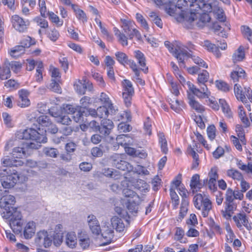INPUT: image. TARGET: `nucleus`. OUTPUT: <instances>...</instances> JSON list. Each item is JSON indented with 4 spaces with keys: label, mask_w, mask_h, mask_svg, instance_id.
<instances>
[{
    "label": "nucleus",
    "mask_w": 252,
    "mask_h": 252,
    "mask_svg": "<svg viewBox=\"0 0 252 252\" xmlns=\"http://www.w3.org/2000/svg\"><path fill=\"white\" fill-rule=\"evenodd\" d=\"M197 11L191 10L190 12H183L178 17L177 20L183 23V26L187 29H193L195 26L198 28H203L207 23L210 21V17L208 14L204 13L198 18L199 15Z\"/></svg>",
    "instance_id": "f257e3e1"
},
{
    "label": "nucleus",
    "mask_w": 252,
    "mask_h": 252,
    "mask_svg": "<svg viewBox=\"0 0 252 252\" xmlns=\"http://www.w3.org/2000/svg\"><path fill=\"white\" fill-rule=\"evenodd\" d=\"M16 137L19 139H30L34 141L35 142L27 143L28 147L30 149H37L40 147L39 144L46 143L47 141L46 135L43 132L40 133L35 129L34 127L18 131L16 133Z\"/></svg>",
    "instance_id": "f03ea898"
},
{
    "label": "nucleus",
    "mask_w": 252,
    "mask_h": 252,
    "mask_svg": "<svg viewBox=\"0 0 252 252\" xmlns=\"http://www.w3.org/2000/svg\"><path fill=\"white\" fill-rule=\"evenodd\" d=\"M209 77V73L205 70L198 74V84L199 88H197L193 84L189 85V89L194 95H195L199 98H208L211 93L208 91L205 83L208 80Z\"/></svg>",
    "instance_id": "7ed1b4c3"
},
{
    "label": "nucleus",
    "mask_w": 252,
    "mask_h": 252,
    "mask_svg": "<svg viewBox=\"0 0 252 252\" xmlns=\"http://www.w3.org/2000/svg\"><path fill=\"white\" fill-rule=\"evenodd\" d=\"M16 169L2 168L0 169V180L1 185L5 189L13 187L19 179Z\"/></svg>",
    "instance_id": "20e7f679"
},
{
    "label": "nucleus",
    "mask_w": 252,
    "mask_h": 252,
    "mask_svg": "<svg viewBox=\"0 0 252 252\" xmlns=\"http://www.w3.org/2000/svg\"><path fill=\"white\" fill-rule=\"evenodd\" d=\"M11 22L13 28L20 33L27 32L30 25L29 20L25 19L18 15L12 16Z\"/></svg>",
    "instance_id": "39448f33"
},
{
    "label": "nucleus",
    "mask_w": 252,
    "mask_h": 252,
    "mask_svg": "<svg viewBox=\"0 0 252 252\" xmlns=\"http://www.w3.org/2000/svg\"><path fill=\"white\" fill-rule=\"evenodd\" d=\"M90 126L94 128L95 130H98L100 133L104 136L108 135L114 126L113 122L111 120L107 119L102 120L100 126H99L95 121L91 122Z\"/></svg>",
    "instance_id": "423d86ee"
},
{
    "label": "nucleus",
    "mask_w": 252,
    "mask_h": 252,
    "mask_svg": "<svg viewBox=\"0 0 252 252\" xmlns=\"http://www.w3.org/2000/svg\"><path fill=\"white\" fill-rule=\"evenodd\" d=\"M35 242L39 246L49 248L53 242V237L47 231H40L37 232L35 238Z\"/></svg>",
    "instance_id": "0eeeda50"
},
{
    "label": "nucleus",
    "mask_w": 252,
    "mask_h": 252,
    "mask_svg": "<svg viewBox=\"0 0 252 252\" xmlns=\"http://www.w3.org/2000/svg\"><path fill=\"white\" fill-rule=\"evenodd\" d=\"M34 120H35L36 123H33V125L35 128L37 129V130L39 132L41 130L40 126L43 127L45 129L48 125H51V121L48 116L40 115L37 117L35 112L31 114V118H30V121L33 122Z\"/></svg>",
    "instance_id": "6e6552de"
},
{
    "label": "nucleus",
    "mask_w": 252,
    "mask_h": 252,
    "mask_svg": "<svg viewBox=\"0 0 252 252\" xmlns=\"http://www.w3.org/2000/svg\"><path fill=\"white\" fill-rule=\"evenodd\" d=\"M112 163L117 168L123 171H131L133 170L132 166L128 162L123 160L121 156L114 154L111 156Z\"/></svg>",
    "instance_id": "1a4fd4ad"
},
{
    "label": "nucleus",
    "mask_w": 252,
    "mask_h": 252,
    "mask_svg": "<svg viewBox=\"0 0 252 252\" xmlns=\"http://www.w3.org/2000/svg\"><path fill=\"white\" fill-rule=\"evenodd\" d=\"M102 225L101 230V236L104 242L102 245L105 246L110 244L114 238V231L113 228L111 227L110 224L108 222H105Z\"/></svg>",
    "instance_id": "9d476101"
},
{
    "label": "nucleus",
    "mask_w": 252,
    "mask_h": 252,
    "mask_svg": "<svg viewBox=\"0 0 252 252\" xmlns=\"http://www.w3.org/2000/svg\"><path fill=\"white\" fill-rule=\"evenodd\" d=\"M237 227L241 230L243 228V226L246 227L247 229L250 230L252 228V226L249 223V218L244 212L238 213L233 217Z\"/></svg>",
    "instance_id": "9b49d317"
},
{
    "label": "nucleus",
    "mask_w": 252,
    "mask_h": 252,
    "mask_svg": "<svg viewBox=\"0 0 252 252\" xmlns=\"http://www.w3.org/2000/svg\"><path fill=\"white\" fill-rule=\"evenodd\" d=\"M208 0H192L190 2V7L191 10L197 11L202 9L204 12H210L212 10V5L208 3Z\"/></svg>",
    "instance_id": "f8f14e48"
},
{
    "label": "nucleus",
    "mask_w": 252,
    "mask_h": 252,
    "mask_svg": "<svg viewBox=\"0 0 252 252\" xmlns=\"http://www.w3.org/2000/svg\"><path fill=\"white\" fill-rule=\"evenodd\" d=\"M191 1H192V0H188V1L186 0H178L175 4V10L174 9V8L169 7L168 12L170 15L176 16V19H177V17L183 12H189V11H184L181 9L184 6H188L189 5L190 6V2ZM190 12V11L189 12Z\"/></svg>",
    "instance_id": "ddd939ff"
},
{
    "label": "nucleus",
    "mask_w": 252,
    "mask_h": 252,
    "mask_svg": "<svg viewBox=\"0 0 252 252\" xmlns=\"http://www.w3.org/2000/svg\"><path fill=\"white\" fill-rule=\"evenodd\" d=\"M15 203V198L14 196L10 194L3 195L0 200V207L5 212L11 209L14 210L13 206Z\"/></svg>",
    "instance_id": "4468645a"
},
{
    "label": "nucleus",
    "mask_w": 252,
    "mask_h": 252,
    "mask_svg": "<svg viewBox=\"0 0 252 252\" xmlns=\"http://www.w3.org/2000/svg\"><path fill=\"white\" fill-rule=\"evenodd\" d=\"M12 157L10 158L8 156H4L1 159V164L4 168H10L12 169H16L19 166H22L23 162L21 160L13 159Z\"/></svg>",
    "instance_id": "2eb2a0df"
},
{
    "label": "nucleus",
    "mask_w": 252,
    "mask_h": 252,
    "mask_svg": "<svg viewBox=\"0 0 252 252\" xmlns=\"http://www.w3.org/2000/svg\"><path fill=\"white\" fill-rule=\"evenodd\" d=\"M87 222L92 232L96 235L101 232L99 221L96 217L94 215H90L88 217Z\"/></svg>",
    "instance_id": "dca6fc26"
},
{
    "label": "nucleus",
    "mask_w": 252,
    "mask_h": 252,
    "mask_svg": "<svg viewBox=\"0 0 252 252\" xmlns=\"http://www.w3.org/2000/svg\"><path fill=\"white\" fill-rule=\"evenodd\" d=\"M29 92L25 89H21L18 91L19 98L17 100V105L21 108L28 107L30 104V100L28 98Z\"/></svg>",
    "instance_id": "f3484780"
},
{
    "label": "nucleus",
    "mask_w": 252,
    "mask_h": 252,
    "mask_svg": "<svg viewBox=\"0 0 252 252\" xmlns=\"http://www.w3.org/2000/svg\"><path fill=\"white\" fill-rule=\"evenodd\" d=\"M173 55L178 60L179 65L181 66L185 67V61L190 58V53L183 48L182 49L180 48L175 49Z\"/></svg>",
    "instance_id": "a211bd4d"
},
{
    "label": "nucleus",
    "mask_w": 252,
    "mask_h": 252,
    "mask_svg": "<svg viewBox=\"0 0 252 252\" xmlns=\"http://www.w3.org/2000/svg\"><path fill=\"white\" fill-rule=\"evenodd\" d=\"M26 43L21 42L20 45H17L10 50L9 54L11 56L14 58H17L25 52V49L29 47L31 44L28 40L26 41Z\"/></svg>",
    "instance_id": "6ab92c4d"
},
{
    "label": "nucleus",
    "mask_w": 252,
    "mask_h": 252,
    "mask_svg": "<svg viewBox=\"0 0 252 252\" xmlns=\"http://www.w3.org/2000/svg\"><path fill=\"white\" fill-rule=\"evenodd\" d=\"M225 209L221 211L222 216L227 220L230 219L237 209V204L234 202H224Z\"/></svg>",
    "instance_id": "aec40b11"
},
{
    "label": "nucleus",
    "mask_w": 252,
    "mask_h": 252,
    "mask_svg": "<svg viewBox=\"0 0 252 252\" xmlns=\"http://www.w3.org/2000/svg\"><path fill=\"white\" fill-rule=\"evenodd\" d=\"M1 216L4 219H8L12 220H22V215L21 213L17 210H12V209L6 212L1 211Z\"/></svg>",
    "instance_id": "412c9836"
},
{
    "label": "nucleus",
    "mask_w": 252,
    "mask_h": 252,
    "mask_svg": "<svg viewBox=\"0 0 252 252\" xmlns=\"http://www.w3.org/2000/svg\"><path fill=\"white\" fill-rule=\"evenodd\" d=\"M134 56L138 61L139 65L141 66L140 69L145 73L148 72V67L146 66V59L143 53L139 50L134 51Z\"/></svg>",
    "instance_id": "4be33fe9"
},
{
    "label": "nucleus",
    "mask_w": 252,
    "mask_h": 252,
    "mask_svg": "<svg viewBox=\"0 0 252 252\" xmlns=\"http://www.w3.org/2000/svg\"><path fill=\"white\" fill-rule=\"evenodd\" d=\"M111 227L113 230L115 229L118 232H122L124 230L125 226L123 220L117 216H114L111 219Z\"/></svg>",
    "instance_id": "5701e85b"
},
{
    "label": "nucleus",
    "mask_w": 252,
    "mask_h": 252,
    "mask_svg": "<svg viewBox=\"0 0 252 252\" xmlns=\"http://www.w3.org/2000/svg\"><path fill=\"white\" fill-rule=\"evenodd\" d=\"M35 232V224L33 221L28 222L25 226L23 232L25 238L31 239L34 234Z\"/></svg>",
    "instance_id": "b1692460"
},
{
    "label": "nucleus",
    "mask_w": 252,
    "mask_h": 252,
    "mask_svg": "<svg viewBox=\"0 0 252 252\" xmlns=\"http://www.w3.org/2000/svg\"><path fill=\"white\" fill-rule=\"evenodd\" d=\"M71 7L75 13L76 18L80 22L84 24L87 22V16L83 10L80 9L78 6L75 4H71Z\"/></svg>",
    "instance_id": "393cba45"
},
{
    "label": "nucleus",
    "mask_w": 252,
    "mask_h": 252,
    "mask_svg": "<svg viewBox=\"0 0 252 252\" xmlns=\"http://www.w3.org/2000/svg\"><path fill=\"white\" fill-rule=\"evenodd\" d=\"M189 104L190 107L196 110L198 113L203 112L205 109L203 106L201 105L198 102L194 99V97L192 94L188 95Z\"/></svg>",
    "instance_id": "a878e982"
},
{
    "label": "nucleus",
    "mask_w": 252,
    "mask_h": 252,
    "mask_svg": "<svg viewBox=\"0 0 252 252\" xmlns=\"http://www.w3.org/2000/svg\"><path fill=\"white\" fill-rule=\"evenodd\" d=\"M245 58V53L244 51V47L243 46H240L235 51L232 56L233 62L235 63H236L242 61Z\"/></svg>",
    "instance_id": "bb28decb"
},
{
    "label": "nucleus",
    "mask_w": 252,
    "mask_h": 252,
    "mask_svg": "<svg viewBox=\"0 0 252 252\" xmlns=\"http://www.w3.org/2000/svg\"><path fill=\"white\" fill-rule=\"evenodd\" d=\"M189 205V200L186 198L182 200V203L180 207V210L178 217L177 218L178 221H181L186 216L188 210Z\"/></svg>",
    "instance_id": "cd10ccee"
},
{
    "label": "nucleus",
    "mask_w": 252,
    "mask_h": 252,
    "mask_svg": "<svg viewBox=\"0 0 252 252\" xmlns=\"http://www.w3.org/2000/svg\"><path fill=\"white\" fill-rule=\"evenodd\" d=\"M140 203V200L138 199H129L128 200L126 206L129 212L132 214H136L138 211V206Z\"/></svg>",
    "instance_id": "c85d7f7f"
},
{
    "label": "nucleus",
    "mask_w": 252,
    "mask_h": 252,
    "mask_svg": "<svg viewBox=\"0 0 252 252\" xmlns=\"http://www.w3.org/2000/svg\"><path fill=\"white\" fill-rule=\"evenodd\" d=\"M99 100L104 104V105L108 107L111 113H115L116 110L114 109L113 104L112 103L109 96L106 94L101 93L100 95Z\"/></svg>",
    "instance_id": "c756f323"
},
{
    "label": "nucleus",
    "mask_w": 252,
    "mask_h": 252,
    "mask_svg": "<svg viewBox=\"0 0 252 252\" xmlns=\"http://www.w3.org/2000/svg\"><path fill=\"white\" fill-rule=\"evenodd\" d=\"M113 31L115 36L118 38V41L123 46H127L128 45V37L116 27L113 28Z\"/></svg>",
    "instance_id": "7c9ffc66"
},
{
    "label": "nucleus",
    "mask_w": 252,
    "mask_h": 252,
    "mask_svg": "<svg viewBox=\"0 0 252 252\" xmlns=\"http://www.w3.org/2000/svg\"><path fill=\"white\" fill-rule=\"evenodd\" d=\"M123 94H134V90L132 83L128 80L125 79L122 82Z\"/></svg>",
    "instance_id": "2f4dec72"
},
{
    "label": "nucleus",
    "mask_w": 252,
    "mask_h": 252,
    "mask_svg": "<svg viewBox=\"0 0 252 252\" xmlns=\"http://www.w3.org/2000/svg\"><path fill=\"white\" fill-rule=\"evenodd\" d=\"M212 208V205L211 201L208 198L205 197L201 207L202 215L203 217L204 218L207 217Z\"/></svg>",
    "instance_id": "473e14b6"
},
{
    "label": "nucleus",
    "mask_w": 252,
    "mask_h": 252,
    "mask_svg": "<svg viewBox=\"0 0 252 252\" xmlns=\"http://www.w3.org/2000/svg\"><path fill=\"white\" fill-rule=\"evenodd\" d=\"M9 224L13 232L16 234H20L22 230V220H10Z\"/></svg>",
    "instance_id": "72a5a7b5"
},
{
    "label": "nucleus",
    "mask_w": 252,
    "mask_h": 252,
    "mask_svg": "<svg viewBox=\"0 0 252 252\" xmlns=\"http://www.w3.org/2000/svg\"><path fill=\"white\" fill-rule=\"evenodd\" d=\"M190 187L193 192L197 191V189H199L202 188V185L199 182V175L198 174L193 175L190 181Z\"/></svg>",
    "instance_id": "f704fd0d"
},
{
    "label": "nucleus",
    "mask_w": 252,
    "mask_h": 252,
    "mask_svg": "<svg viewBox=\"0 0 252 252\" xmlns=\"http://www.w3.org/2000/svg\"><path fill=\"white\" fill-rule=\"evenodd\" d=\"M219 103L225 116L228 118H232V112L226 101L223 99H220Z\"/></svg>",
    "instance_id": "c9c22d12"
},
{
    "label": "nucleus",
    "mask_w": 252,
    "mask_h": 252,
    "mask_svg": "<svg viewBox=\"0 0 252 252\" xmlns=\"http://www.w3.org/2000/svg\"><path fill=\"white\" fill-rule=\"evenodd\" d=\"M158 137L161 151L163 153L166 154L168 152L167 143L164 133L159 132L158 133Z\"/></svg>",
    "instance_id": "e433bc0d"
},
{
    "label": "nucleus",
    "mask_w": 252,
    "mask_h": 252,
    "mask_svg": "<svg viewBox=\"0 0 252 252\" xmlns=\"http://www.w3.org/2000/svg\"><path fill=\"white\" fill-rule=\"evenodd\" d=\"M245 72L242 69L232 71L230 74V77L234 82H237L241 79H244L245 77Z\"/></svg>",
    "instance_id": "4c0bfd02"
},
{
    "label": "nucleus",
    "mask_w": 252,
    "mask_h": 252,
    "mask_svg": "<svg viewBox=\"0 0 252 252\" xmlns=\"http://www.w3.org/2000/svg\"><path fill=\"white\" fill-rule=\"evenodd\" d=\"M103 174L106 177H110L115 180L120 179L121 177L119 171L112 168L104 169Z\"/></svg>",
    "instance_id": "58836bf2"
},
{
    "label": "nucleus",
    "mask_w": 252,
    "mask_h": 252,
    "mask_svg": "<svg viewBox=\"0 0 252 252\" xmlns=\"http://www.w3.org/2000/svg\"><path fill=\"white\" fill-rule=\"evenodd\" d=\"M241 87L238 84H235L234 87V91L236 97L238 100H240L243 103L246 100L245 95L241 90Z\"/></svg>",
    "instance_id": "ea45409f"
},
{
    "label": "nucleus",
    "mask_w": 252,
    "mask_h": 252,
    "mask_svg": "<svg viewBox=\"0 0 252 252\" xmlns=\"http://www.w3.org/2000/svg\"><path fill=\"white\" fill-rule=\"evenodd\" d=\"M149 16L151 21L155 23L158 27L161 29L162 28L163 23L157 13L151 11L149 13Z\"/></svg>",
    "instance_id": "a19ab883"
},
{
    "label": "nucleus",
    "mask_w": 252,
    "mask_h": 252,
    "mask_svg": "<svg viewBox=\"0 0 252 252\" xmlns=\"http://www.w3.org/2000/svg\"><path fill=\"white\" fill-rule=\"evenodd\" d=\"M229 25L228 24L224 23V22L219 24L218 22H215L213 24L212 29L215 32L220 31L222 32L223 31H227L230 30Z\"/></svg>",
    "instance_id": "79ce46f5"
},
{
    "label": "nucleus",
    "mask_w": 252,
    "mask_h": 252,
    "mask_svg": "<svg viewBox=\"0 0 252 252\" xmlns=\"http://www.w3.org/2000/svg\"><path fill=\"white\" fill-rule=\"evenodd\" d=\"M25 151L24 148L21 147L14 148L11 153V157L13 158H21L25 157Z\"/></svg>",
    "instance_id": "37998d69"
},
{
    "label": "nucleus",
    "mask_w": 252,
    "mask_h": 252,
    "mask_svg": "<svg viewBox=\"0 0 252 252\" xmlns=\"http://www.w3.org/2000/svg\"><path fill=\"white\" fill-rule=\"evenodd\" d=\"M112 114L107 106L103 105L97 108V117L100 118H104L108 116L109 114Z\"/></svg>",
    "instance_id": "c03bdc74"
},
{
    "label": "nucleus",
    "mask_w": 252,
    "mask_h": 252,
    "mask_svg": "<svg viewBox=\"0 0 252 252\" xmlns=\"http://www.w3.org/2000/svg\"><path fill=\"white\" fill-rule=\"evenodd\" d=\"M226 175L234 180H241L243 178L242 174L238 170L230 169L227 171Z\"/></svg>",
    "instance_id": "a18cd8bd"
},
{
    "label": "nucleus",
    "mask_w": 252,
    "mask_h": 252,
    "mask_svg": "<svg viewBox=\"0 0 252 252\" xmlns=\"http://www.w3.org/2000/svg\"><path fill=\"white\" fill-rule=\"evenodd\" d=\"M48 16L50 21L54 23L57 27H61L63 23V21L61 20L59 16L53 12H48Z\"/></svg>",
    "instance_id": "49530a36"
},
{
    "label": "nucleus",
    "mask_w": 252,
    "mask_h": 252,
    "mask_svg": "<svg viewBox=\"0 0 252 252\" xmlns=\"http://www.w3.org/2000/svg\"><path fill=\"white\" fill-rule=\"evenodd\" d=\"M205 197H204L200 193L197 194L193 198L194 205L198 210H201L202 203Z\"/></svg>",
    "instance_id": "de8ad7c7"
},
{
    "label": "nucleus",
    "mask_w": 252,
    "mask_h": 252,
    "mask_svg": "<svg viewBox=\"0 0 252 252\" xmlns=\"http://www.w3.org/2000/svg\"><path fill=\"white\" fill-rule=\"evenodd\" d=\"M59 80H56L55 79H51V82L48 86V88L52 91L57 93H61L62 89L59 84Z\"/></svg>",
    "instance_id": "09e8293b"
},
{
    "label": "nucleus",
    "mask_w": 252,
    "mask_h": 252,
    "mask_svg": "<svg viewBox=\"0 0 252 252\" xmlns=\"http://www.w3.org/2000/svg\"><path fill=\"white\" fill-rule=\"evenodd\" d=\"M91 98L89 96H84L80 100V106L78 107V108L82 110H86L88 108L90 104L91 103Z\"/></svg>",
    "instance_id": "8fccbe9b"
},
{
    "label": "nucleus",
    "mask_w": 252,
    "mask_h": 252,
    "mask_svg": "<svg viewBox=\"0 0 252 252\" xmlns=\"http://www.w3.org/2000/svg\"><path fill=\"white\" fill-rule=\"evenodd\" d=\"M75 236L73 233H68L66 236V244L70 248H73L76 244Z\"/></svg>",
    "instance_id": "3c124183"
},
{
    "label": "nucleus",
    "mask_w": 252,
    "mask_h": 252,
    "mask_svg": "<svg viewBox=\"0 0 252 252\" xmlns=\"http://www.w3.org/2000/svg\"><path fill=\"white\" fill-rule=\"evenodd\" d=\"M190 58L192 59L195 63L198 64L200 67L206 68L208 67V65L206 63L199 57L190 53Z\"/></svg>",
    "instance_id": "603ef678"
},
{
    "label": "nucleus",
    "mask_w": 252,
    "mask_h": 252,
    "mask_svg": "<svg viewBox=\"0 0 252 252\" xmlns=\"http://www.w3.org/2000/svg\"><path fill=\"white\" fill-rule=\"evenodd\" d=\"M117 60L122 64L126 63L128 59L126 55L122 52H117L115 53Z\"/></svg>",
    "instance_id": "864d4df0"
},
{
    "label": "nucleus",
    "mask_w": 252,
    "mask_h": 252,
    "mask_svg": "<svg viewBox=\"0 0 252 252\" xmlns=\"http://www.w3.org/2000/svg\"><path fill=\"white\" fill-rule=\"evenodd\" d=\"M55 233L56 234L53 237V242L56 246H59L63 241V231H60Z\"/></svg>",
    "instance_id": "5fc2aeb1"
},
{
    "label": "nucleus",
    "mask_w": 252,
    "mask_h": 252,
    "mask_svg": "<svg viewBox=\"0 0 252 252\" xmlns=\"http://www.w3.org/2000/svg\"><path fill=\"white\" fill-rule=\"evenodd\" d=\"M135 17L137 21L141 24V26L144 28L145 30H148L149 29L148 24L143 16V15L140 13H136Z\"/></svg>",
    "instance_id": "6e6d98bb"
},
{
    "label": "nucleus",
    "mask_w": 252,
    "mask_h": 252,
    "mask_svg": "<svg viewBox=\"0 0 252 252\" xmlns=\"http://www.w3.org/2000/svg\"><path fill=\"white\" fill-rule=\"evenodd\" d=\"M33 21L41 28L46 29L48 27V23L47 21L43 18L36 17L34 18Z\"/></svg>",
    "instance_id": "4d7b16f0"
},
{
    "label": "nucleus",
    "mask_w": 252,
    "mask_h": 252,
    "mask_svg": "<svg viewBox=\"0 0 252 252\" xmlns=\"http://www.w3.org/2000/svg\"><path fill=\"white\" fill-rule=\"evenodd\" d=\"M241 31L244 36L246 37L251 42H252V39L251 37L252 36V31L251 29L245 26H242Z\"/></svg>",
    "instance_id": "13d9d810"
},
{
    "label": "nucleus",
    "mask_w": 252,
    "mask_h": 252,
    "mask_svg": "<svg viewBox=\"0 0 252 252\" xmlns=\"http://www.w3.org/2000/svg\"><path fill=\"white\" fill-rule=\"evenodd\" d=\"M4 86L7 88L16 90L20 87V84L15 80L10 79L5 82Z\"/></svg>",
    "instance_id": "bf43d9fd"
},
{
    "label": "nucleus",
    "mask_w": 252,
    "mask_h": 252,
    "mask_svg": "<svg viewBox=\"0 0 252 252\" xmlns=\"http://www.w3.org/2000/svg\"><path fill=\"white\" fill-rule=\"evenodd\" d=\"M218 169L217 167H213L211 169L209 172L208 176L209 177V180L216 181L219 178Z\"/></svg>",
    "instance_id": "052dcab7"
},
{
    "label": "nucleus",
    "mask_w": 252,
    "mask_h": 252,
    "mask_svg": "<svg viewBox=\"0 0 252 252\" xmlns=\"http://www.w3.org/2000/svg\"><path fill=\"white\" fill-rule=\"evenodd\" d=\"M47 34L48 37L53 41H56L60 36L59 32L55 29L50 30L48 32Z\"/></svg>",
    "instance_id": "680f3d73"
},
{
    "label": "nucleus",
    "mask_w": 252,
    "mask_h": 252,
    "mask_svg": "<svg viewBox=\"0 0 252 252\" xmlns=\"http://www.w3.org/2000/svg\"><path fill=\"white\" fill-rule=\"evenodd\" d=\"M58 131V128L56 126L52 123L51 122V125H48V126L44 129V131L42 132L45 135V133L46 132H49L52 134H55Z\"/></svg>",
    "instance_id": "e2e57ef3"
},
{
    "label": "nucleus",
    "mask_w": 252,
    "mask_h": 252,
    "mask_svg": "<svg viewBox=\"0 0 252 252\" xmlns=\"http://www.w3.org/2000/svg\"><path fill=\"white\" fill-rule=\"evenodd\" d=\"M216 86L218 89L224 92H227L229 90L228 85L222 81H217L216 82Z\"/></svg>",
    "instance_id": "0e129e2a"
},
{
    "label": "nucleus",
    "mask_w": 252,
    "mask_h": 252,
    "mask_svg": "<svg viewBox=\"0 0 252 252\" xmlns=\"http://www.w3.org/2000/svg\"><path fill=\"white\" fill-rule=\"evenodd\" d=\"M126 138H127V135L120 134L116 138L117 143L119 145H121L124 147L125 146L127 145V141Z\"/></svg>",
    "instance_id": "69168bd1"
},
{
    "label": "nucleus",
    "mask_w": 252,
    "mask_h": 252,
    "mask_svg": "<svg viewBox=\"0 0 252 252\" xmlns=\"http://www.w3.org/2000/svg\"><path fill=\"white\" fill-rule=\"evenodd\" d=\"M144 127L145 133L149 135H151L152 134V122L149 117L144 122Z\"/></svg>",
    "instance_id": "338daca9"
},
{
    "label": "nucleus",
    "mask_w": 252,
    "mask_h": 252,
    "mask_svg": "<svg viewBox=\"0 0 252 252\" xmlns=\"http://www.w3.org/2000/svg\"><path fill=\"white\" fill-rule=\"evenodd\" d=\"M207 135L209 139L213 140L216 137V127L214 125H211L207 127Z\"/></svg>",
    "instance_id": "774afa93"
}]
</instances>
